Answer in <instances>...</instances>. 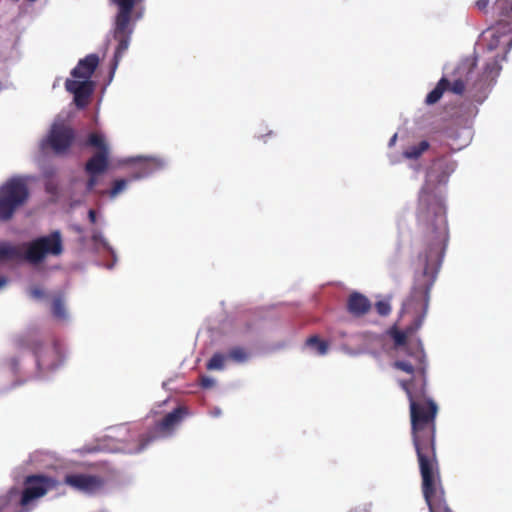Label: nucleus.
Returning <instances> with one entry per match:
<instances>
[{"label": "nucleus", "instance_id": "obj_1", "mask_svg": "<svg viewBox=\"0 0 512 512\" xmlns=\"http://www.w3.org/2000/svg\"><path fill=\"white\" fill-rule=\"evenodd\" d=\"M414 364L397 360L393 367L412 375L410 380H400L410 403L411 434L421 475V489L429 512H453L448 506L441 481L440 466L436 453V403L427 397L426 354L420 339L414 350L406 348Z\"/></svg>", "mask_w": 512, "mask_h": 512}, {"label": "nucleus", "instance_id": "obj_2", "mask_svg": "<svg viewBox=\"0 0 512 512\" xmlns=\"http://www.w3.org/2000/svg\"><path fill=\"white\" fill-rule=\"evenodd\" d=\"M417 223L422 243L417 261L422 271L415 277L411 293L403 306L405 313H413L415 317L404 330L396 326L389 329L388 334L393 339L395 348L406 347L408 338L423 324L429 306L430 291L436 281L449 239L443 200L426 187L419 195Z\"/></svg>", "mask_w": 512, "mask_h": 512}, {"label": "nucleus", "instance_id": "obj_3", "mask_svg": "<svg viewBox=\"0 0 512 512\" xmlns=\"http://www.w3.org/2000/svg\"><path fill=\"white\" fill-rule=\"evenodd\" d=\"M476 67L477 56L475 54L462 59L454 71L455 79L453 83L442 77L436 87L426 96V104L433 105L437 103L447 90L458 95L466 93L470 100L482 103L500 74V60L497 56L489 60L485 64L482 73H479Z\"/></svg>", "mask_w": 512, "mask_h": 512}, {"label": "nucleus", "instance_id": "obj_4", "mask_svg": "<svg viewBox=\"0 0 512 512\" xmlns=\"http://www.w3.org/2000/svg\"><path fill=\"white\" fill-rule=\"evenodd\" d=\"M143 0H110L117 7V13L114 18L113 38L117 41L115 49L112 71H114L124 53L127 51L131 36L134 31V24L142 17V9L138 5Z\"/></svg>", "mask_w": 512, "mask_h": 512}, {"label": "nucleus", "instance_id": "obj_5", "mask_svg": "<svg viewBox=\"0 0 512 512\" xmlns=\"http://www.w3.org/2000/svg\"><path fill=\"white\" fill-rule=\"evenodd\" d=\"M84 145L96 149L84 166V170L89 176L86 182V191L92 192L99 182V176L105 173L109 167L110 149L104 136L98 132L90 133Z\"/></svg>", "mask_w": 512, "mask_h": 512}, {"label": "nucleus", "instance_id": "obj_6", "mask_svg": "<svg viewBox=\"0 0 512 512\" xmlns=\"http://www.w3.org/2000/svg\"><path fill=\"white\" fill-rule=\"evenodd\" d=\"M490 3L495 25L485 33L492 38L489 49L493 50L498 45L500 34L512 33V0H477L475 6L479 11L487 12Z\"/></svg>", "mask_w": 512, "mask_h": 512}, {"label": "nucleus", "instance_id": "obj_7", "mask_svg": "<svg viewBox=\"0 0 512 512\" xmlns=\"http://www.w3.org/2000/svg\"><path fill=\"white\" fill-rule=\"evenodd\" d=\"M29 198V189L26 182L20 177L7 180L0 187V221H9L15 212L22 207Z\"/></svg>", "mask_w": 512, "mask_h": 512}, {"label": "nucleus", "instance_id": "obj_8", "mask_svg": "<svg viewBox=\"0 0 512 512\" xmlns=\"http://www.w3.org/2000/svg\"><path fill=\"white\" fill-rule=\"evenodd\" d=\"M26 244V261L32 264L41 263L48 255L59 256L64 250L63 239L59 230L38 237Z\"/></svg>", "mask_w": 512, "mask_h": 512}, {"label": "nucleus", "instance_id": "obj_9", "mask_svg": "<svg viewBox=\"0 0 512 512\" xmlns=\"http://www.w3.org/2000/svg\"><path fill=\"white\" fill-rule=\"evenodd\" d=\"M186 415L187 409L183 406H179L172 412L166 414L160 421L155 423L153 428L140 436L139 445L135 451L141 452L155 440L171 436L174 429L181 423Z\"/></svg>", "mask_w": 512, "mask_h": 512}, {"label": "nucleus", "instance_id": "obj_10", "mask_svg": "<svg viewBox=\"0 0 512 512\" xmlns=\"http://www.w3.org/2000/svg\"><path fill=\"white\" fill-rule=\"evenodd\" d=\"M19 348L29 349L36 357L37 363L46 367H55L60 359L61 349L57 343L44 346L43 343L33 335H27L17 340Z\"/></svg>", "mask_w": 512, "mask_h": 512}, {"label": "nucleus", "instance_id": "obj_11", "mask_svg": "<svg viewBox=\"0 0 512 512\" xmlns=\"http://www.w3.org/2000/svg\"><path fill=\"white\" fill-rule=\"evenodd\" d=\"M75 131L72 127L64 123H54L47 135L42 141L41 148L43 150L50 148L55 154H66L75 140Z\"/></svg>", "mask_w": 512, "mask_h": 512}, {"label": "nucleus", "instance_id": "obj_12", "mask_svg": "<svg viewBox=\"0 0 512 512\" xmlns=\"http://www.w3.org/2000/svg\"><path fill=\"white\" fill-rule=\"evenodd\" d=\"M25 488L22 492L20 504L25 507L33 500L44 496L49 490L55 488L56 482L45 475H29L25 479Z\"/></svg>", "mask_w": 512, "mask_h": 512}, {"label": "nucleus", "instance_id": "obj_13", "mask_svg": "<svg viewBox=\"0 0 512 512\" xmlns=\"http://www.w3.org/2000/svg\"><path fill=\"white\" fill-rule=\"evenodd\" d=\"M64 483L75 490L86 493H93L104 485L101 477L83 473L67 474Z\"/></svg>", "mask_w": 512, "mask_h": 512}, {"label": "nucleus", "instance_id": "obj_14", "mask_svg": "<svg viewBox=\"0 0 512 512\" xmlns=\"http://www.w3.org/2000/svg\"><path fill=\"white\" fill-rule=\"evenodd\" d=\"M65 89L73 94L76 107L78 109H84L89 104L93 94L94 82L67 79L65 81Z\"/></svg>", "mask_w": 512, "mask_h": 512}, {"label": "nucleus", "instance_id": "obj_15", "mask_svg": "<svg viewBox=\"0 0 512 512\" xmlns=\"http://www.w3.org/2000/svg\"><path fill=\"white\" fill-rule=\"evenodd\" d=\"M99 64V57L96 54H88L80 59L76 67L71 71L73 78L83 79L82 81H91L90 78Z\"/></svg>", "mask_w": 512, "mask_h": 512}, {"label": "nucleus", "instance_id": "obj_16", "mask_svg": "<svg viewBox=\"0 0 512 512\" xmlns=\"http://www.w3.org/2000/svg\"><path fill=\"white\" fill-rule=\"evenodd\" d=\"M347 311L354 317L367 314L372 307L370 300L359 292H352L347 299Z\"/></svg>", "mask_w": 512, "mask_h": 512}, {"label": "nucleus", "instance_id": "obj_17", "mask_svg": "<svg viewBox=\"0 0 512 512\" xmlns=\"http://www.w3.org/2000/svg\"><path fill=\"white\" fill-rule=\"evenodd\" d=\"M26 243L23 244H12L4 241L0 242V262L8 261H26L25 249Z\"/></svg>", "mask_w": 512, "mask_h": 512}, {"label": "nucleus", "instance_id": "obj_18", "mask_svg": "<svg viewBox=\"0 0 512 512\" xmlns=\"http://www.w3.org/2000/svg\"><path fill=\"white\" fill-rule=\"evenodd\" d=\"M433 167L443 170L441 175L437 177V182L445 183L449 175L455 170L456 163L448 157H440L435 160Z\"/></svg>", "mask_w": 512, "mask_h": 512}, {"label": "nucleus", "instance_id": "obj_19", "mask_svg": "<svg viewBox=\"0 0 512 512\" xmlns=\"http://www.w3.org/2000/svg\"><path fill=\"white\" fill-rule=\"evenodd\" d=\"M430 147L428 141L423 140L418 144L411 145L403 151V156L407 159L416 160Z\"/></svg>", "mask_w": 512, "mask_h": 512}, {"label": "nucleus", "instance_id": "obj_20", "mask_svg": "<svg viewBox=\"0 0 512 512\" xmlns=\"http://www.w3.org/2000/svg\"><path fill=\"white\" fill-rule=\"evenodd\" d=\"M305 344L307 347L315 350V352L321 356L327 354L329 349V343L320 339L317 335H312L307 338Z\"/></svg>", "mask_w": 512, "mask_h": 512}, {"label": "nucleus", "instance_id": "obj_21", "mask_svg": "<svg viewBox=\"0 0 512 512\" xmlns=\"http://www.w3.org/2000/svg\"><path fill=\"white\" fill-rule=\"evenodd\" d=\"M52 314L55 318L59 320H65L67 318L64 299L62 295L54 297L52 301Z\"/></svg>", "mask_w": 512, "mask_h": 512}, {"label": "nucleus", "instance_id": "obj_22", "mask_svg": "<svg viewBox=\"0 0 512 512\" xmlns=\"http://www.w3.org/2000/svg\"><path fill=\"white\" fill-rule=\"evenodd\" d=\"M156 168V163L153 160H144L140 163L139 171L136 172L132 179H140L150 175Z\"/></svg>", "mask_w": 512, "mask_h": 512}, {"label": "nucleus", "instance_id": "obj_23", "mask_svg": "<svg viewBox=\"0 0 512 512\" xmlns=\"http://www.w3.org/2000/svg\"><path fill=\"white\" fill-rule=\"evenodd\" d=\"M227 358L236 363H243L248 360L249 353L243 347H233L229 350Z\"/></svg>", "mask_w": 512, "mask_h": 512}, {"label": "nucleus", "instance_id": "obj_24", "mask_svg": "<svg viewBox=\"0 0 512 512\" xmlns=\"http://www.w3.org/2000/svg\"><path fill=\"white\" fill-rule=\"evenodd\" d=\"M227 356L222 353H215L206 364L208 370H221L224 368V362Z\"/></svg>", "mask_w": 512, "mask_h": 512}, {"label": "nucleus", "instance_id": "obj_25", "mask_svg": "<svg viewBox=\"0 0 512 512\" xmlns=\"http://www.w3.org/2000/svg\"><path fill=\"white\" fill-rule=\"evenodd\" d=\"M128 184V180L126 179H117L113 182V185L111 189L107 192L109 197L115 198L118 196L121 192H123Z\"/></svg>", "mask_w": 512, "mask_h": 512}, {"label": "nucleus", "instance_id": "obj_26", "mask_svg": "<svg viewBox=\"0 0 512 512\" xmlns=\"http://www.w3.org/2000/svg\"><path fill=\"white\" fill-rule=\"evenodd\" d=\"M375 309L380 316H388L391 312V305L386 300L376 302Z\"/></svg>", "mask_w": 512, "mask_h": 512}, {"label": "nucleus", "instance_id": "obj_27", "mask_svg": "<svg viewBox=\"0 0 512 512\" xmlns=\"http://www.w3.org/2000/svg\"><path fill=\"white\" fill-rule=\"evenodd\" d=\"M29 295L34 299H42L45 297V292L40 286H32L29 289Z\"/></svg>", "mask_w": 512, "mask_h": 512}, {"label": "nucleus", "instance_id": "obj_28", "mask_svg": "<svg viewBox=\"0 0 512 512\" xmlns=\"http://www.w3.org/2000/svg\"><path fill=\"white\" fill-rule=\"evenodd\" d=\"M200 385L204 389H209L215 385V380L208 376H201Z\"/></svg>", "mask_w": 512, "mask_h": 512}, {"label": "nucleus", "instance_id": "obj_29", "mask_svg": "<svg viewBox=\"0 0 512 512\" xmlns=\"http://www.w3.org/2000/svg\"><path fill=\"white\" fill-rule=\"evenodd\" d=\"M88 218H89V220H90V222H91L92 224H95V223H96V221H97V214H96V211H95V210H93V209H90V210L88 211Z\"/></svg>", "mask_w": 512, "mask_h": 512}, {"label": "nucleus", "instance_id": "obj_30", "mask_svg": "<svg viewBox=\"0 0 512 512\" xmlns=\"http://www.w3.org/2000/svg\"><path fill=\"white\" fill-rule=\"evenodd\" d=\"M7 284V278L1 276L0 277V289L3 288Z\"/></svg>", "mask_w": 512, "mask_h": 512}, {"label": "nucleus", "instance_id": "obj_31", "mask_svg": "<svg viewBox=\"0 0 512 512\" xmlns=\"http://www.w3.org/2000/svg\"><path fill=\"white\" fill-rule=\"evenodd\" d=\"M396 138H397V135L395 134V135L391 138V140H390V145H392V144L395 142Z\"/></svg>", "mask_w": 512, "mask_h": 512}, {"label": "nucleus", "instance_id": "obj_32", "mask_svg": "<svg viewBox=\"0 0 512 512\" xmlns=\"http://www.w3.org/2000/svg\"><path fill=\"white\" fill-rule=\"evenodd\" d=\"M512 45V39L509 41L508 46L510 47Z\"/></svg>", "mask_w": 512, "mask_h": 512}, {"label": "nucleus", "instance_id": "obj_33", "mask_svg": "<svg viewBox=\"0 0 512 512\" xmlns=\"http://www.w3.org/2000/svg\"><path fill=\"white\" fill-rule=\"evenodd\" d=\"M266 135H267V136L272 135V131H269Z\"/></svg>", "mask_w": 512, "mask_h": 512}]
</instances>
